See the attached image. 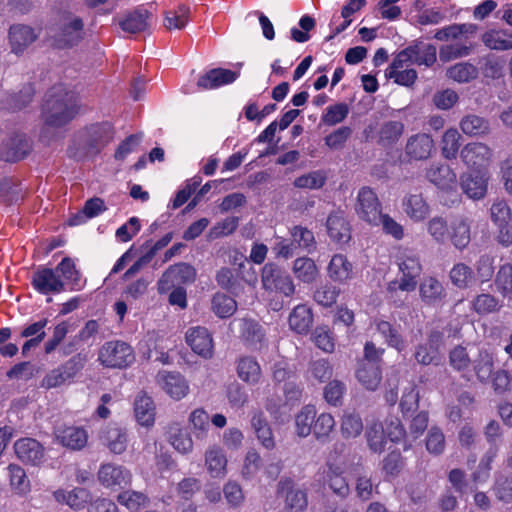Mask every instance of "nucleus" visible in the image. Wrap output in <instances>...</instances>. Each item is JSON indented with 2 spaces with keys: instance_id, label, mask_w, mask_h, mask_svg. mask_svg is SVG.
<instances>
[{
  "instance_id": "58",
  "label": "nucleus",
  "mask_w": 512,
  "mask_h": 512,
  "mask_svg": "<svg viewBox=\"0 0 512 512\" xmlns=\"http://www.w3.org/2000/svg\"><path fill=\"white\" fill-rule=\"evenodd\" d=\"M472 50V45H466L462 43L443 45L439 50V59L440 61L446 63L458 58L466 57L471 54Z\"/></svg>"
},
{
  "instance_id": "1",
  "label": "nucleus",
  "mask_w": 512,
  "mask_h": 512,
  "mask_svg": "<svg viewBox=\"0 0 512 512\" xmlns=\"http://www.w3.org/2000/svg\"><path fill=\"white\" fill-rule=\"evenodd\" d=\"M77 96L63 84L53 86L46 94L42 105L44 126L40 138L49 142L50 128H60L68 124L77 114Z\"/></svg>"
},
{
  "instance_id": "64",
  "label": "nucleus",
  "mask_w": 512,
  "mask_h": 512,
  "mask_svg": "<svg viewBox=\"0 0 512 512\" xmlns=\"http://www.w3.org/2000/svg\"><path fill=\"white\" fill-rule=\"evenodd\" d=\"M348 113L349 107L346 103H337L326 109V112L321 117V121L325 125L334 126L341 123Z\"/></svg>"
},
{
  "instance_id": "16",
  "label": "nucleus",
  "mask_w": 512,
  "mask_h": 512,
  "mask_svg": "<svg viewBox=\"0 0 512 512\" xmlns=\"http://www.w3.org/2000/svg\"><path fill=\"white\" fill-rule=\"evenodd\" d=\"M33 287L42 294L60 293L65 290V283L54 269L39 268L32 276Z\"/></svg>"
},
{
  "instance_id": "63",
  "label": "nucleus",
  "mask_w": 512,
  "mask_h": 512,
  "mask_svg": "<svg viewBox=\"0 0 512 512\" xmlns=\"http://www.w3.org/2000/svg\"><path fill=\"white\" fill-rule=\"evenodd\" d=\"M340 290L332 284H324L314 292V300L323 307H331L336 303Z\"/></svg>"
},
{
  "instance_id": "21",
  "label": "nucleus",
  "mask_w": 512,
  "mask_h": 512,
  "mask_svg": "<svg viewBox=\"0 0 512 512\" xmlns=\"http://www.w3.org/2000/svg\"><path fill=\"white\" fill-rule=\"evenodd\" d=\"M31 150V142L25 134H15L4 144L1 158L7 162L23 159Z\"/></svg>"
},
{
  "instance_id": "62",
  "label": "nucleus",
  "mask_w": 512,
  "mask_h": 512,
  "mask_svg": "<svg viewBox=\"0 0 512 512\" xmlns=\"http://www.w3.org/2000/svg\"><path fill=\"white\" fill-rule=\"evenodd\" d=\"M446 446L445 435L443 431L436 426H432L426 437V449L429 453L440 455L444 452Z\"/></svg>"
},
{
  "instance_id": "40",
  "label": "nucleus",
  "mask_w": 512,
  "mask_h": 512,
  "mask_svg": "<svg viewBox=\"0 0 512 512\" xmlns=\"http://www.w3.org/2000/svg\"><path fill=\"white\" fill-rule=\"evenodd\" d=\"M150 13L147 9L142 7L128 13L123 20L120 21L119 25L123 31L128 33H139L144 31L147 26V20Z\"/></svg>"
},
{
  "instance_id": "29",
  "label": "nucleus",
  "mask_w": 512,
  "mask_h": 512,
  "mask_svg": "<svg viewBox=\"0 0 512 512\" xmlns=\"http://www.w3.org/2000/svg\"><path fill=\"white\" fill-rule=\"evenodd\" d=\"M9 38L12 51L16 54L22 53L26 47L33 43L37 35L33 29L26 25H14L10 28Z\"/></svg>"
},
{
  "instance_id": "27",
  "label": "nucleus",
  "mask_w": 512,
  "mask_h": 512,
  "mask_svg": "<svg viewBox=\"0 0 512 512\" xmlns=\"http://www.w3.org/2000/svg\"><path fill=\"white\" fill-rule=\"evenodd\" d=\"M461 188L471 199L479 200L486 195L487 179L480 173H470L461 176Z\"/></svg>"
},
{
  "instance_id": "32",
  "label": "nucleus",
  "mask_w": 512,
  "mask_h": 512,
  "mask_svg": "<svg viewBox=\"0 0 512 512\" xmlns=\"http://www.w3.org/2000/svg\"><path fill=\"white\" fill-rule=\"evenodd\" d=\"M461 131L471 137H481L490 133L488 119L476 114H467L460 121Z\"/></svg>"
},
{
  "instance_id": "48",
  "label": "nucleus",
  "mask_w": 512,
  "mask_h": 512,
  "mask_svg": "<svg viewBox=\"0 0 512 512\" xmlns=\"http://www.w3.org/2000/svg\"><path fill=\"white\" fill-rule=\"evenodd\" d=\"M290 236L292 242L296 245V249L301 248L308 253L315 251L316 240L311 230L300 225H295L290 228Z\"/></svg>"
},
{
  "instance_id": "61",
  "label": "nucleus",
  "mask_w": 512,
  "mask_h": 512,
  "mask_svg": "<svg viewBox=\"0 0 512 512\" xmlns=\"http://www.w3.org/2000/svg\"><path fill=\"white\" fill-rule=\"evenodd\" d=\"M215 279L221 288L235 295H237L242 289L238 278L234 275L232 270L227 267H222L218 270Z\"/></svg>"
},
{
  "instance_id": "59",
  "label": "nucleus",
  "mask_w": 512,
  "mask_h": 512,
  "mask_svg": "<svg viewBox=\"0 0 512 512\" xmlns=\"http://www.w3.org/2000/svg\"><path fill=\"white\" fill-rule=\"evenodd\" d=\"M8 471L12 489L19 494L28 492L30 483L24 469L19 465L10 464L8 466Z\"/></svg>"
},
{
  "instance_id": "6",
  "label": "nucleus",
  "mask_w": 512,
  "mask_h": 512,
  "mask_svg": "<svg viewBox=\"0 0 512 512\" xmlns=\"http://www.w3.org/2000/svg\"><path fill=\"white\" fill-rule=\"evenodd\" d=\"M196 278L195 268L184 262L171 265L161 276L157 283V289L160 294L167 293L174 287L193 283Z\"/></svg>"
},
{
  "instance_id": "30",
  "label": "nucleus",
  "mask_w": 512,
  "mask_h": 512,
  "mask_svg": "<svg viewBox=\"0 0 512 512\" xmlns=\"http://www.w3.org/2000/svg\"><path fill=\"white\" fill-rule=\"evenodd\" d=\"M102 443L114 454H122L127 447V433L117 426L107 427L101 434Z\"/></svg>"
},
{
  "instance_id": "42",
  "label": "nucleus",
  "mask_w": 512,
  "mask_h": 512,
  "mask_svg": "<svg viewBox=\"0 0 512 512\" xmlns=\"http://www.w3.org/2000/svg\"><path fill=\"white\" fill-rule=\"evenodd\" d=\"M404 132V124L401 121H386L378 130V143L383 146H391L398 142Z\"/></svg>"
},
{
  "instance_id": "10",
  "label": "nucleus",
  "mask_w": 512,
  "mask_h": 512,
  "mask_svg": "<svg viewBox=\"0 0 512 512\" xmlns=\"http://www.w3.org/2000/svg\"><path fill=\"white\" fill-rule=\"evenodd\" d=\"M426 179L445 192L456 191L457 176L454 170L445 163H433L425 171Z\"/></svg>"
},
{
  "instance_id": "34",
  "label": "nucleus",
  "mask_w": 512,
  "mask_h": 512,
  "mask_svg": "<svg viewBox=\"0 0 512 512\" xmlns=\"http://www.w3.org/2000/svg\"><path fill=\"white\" fill-rule=\"evenodd\" d=\"M135 417L142 426H151L155 420V405L150 396L141 392L134 403Z\"/></svg>"
},
{
  "instance_id": "51",
  "label": "nucleus",
  "mask_w": 512,
  "mask_h": 512,
  "mask_svg": "<svg viewBox=\"0 0 512 512\" xmlns=\"http://www.w3.org/2000/svg\"><path fill=\"white\" fill-rule=\"evenodd\" d=\"M472 308L479 315H487L498 312L502 308V303L495 296L482 293L473 299Z\"/></svg>"
},
{
  "instance_id": "50",
  "label": "nucleus",
  "mask_w": 512,
  "mask_h": 512,
  "mask_svg": "<svg viewBox=\"0 0 512 512\" xmlns=\"http://www.w3.org/2000/svg\"><path fill=\"white\" fill-rule=\"evenodd\" d=\"M494 282L500 295L504 299L512 301V264L505 263L501 265Z\"/></svg>"
},
{
  "instance_id": "31",
  "label": "nucleus",
  "mask_w": 512,
  "mask_h": 512,
  "mask_svg": "<svg viewBox=\"0 0 512 512\" xmlns=\"http://www.w3.org/2000/svg\"><path fill=\"white\" fill-rule=\"evenodd\" d=\"M356 377L367 390L375 391L382 379L380 366L375 363L360 362Z\"/></svg>"
},
{
  "instance_id": "23",
  "label": "nucleus",
  "mask_w": 512,
  "mask_h": 512,
  "mask_svg": "<svg viewBox=\"0 0 512 512\" xmlns=\"http://www.w3.org/2000/svg\"><path fill=\"white\" fill-rule=\"evenodd\" d=\"M239 73L229 69L215 68L200 76L197 86L201 89H214L219 86L234 82Z\"/></svg>"
},
{
  "instance_id": "9",
  "label": "nucleus",
  "mask_w": 512,
  "mask_h": 512,
  "mask_svg": "<svg viewBox=\"0 0 512 512\" xmlns=\"http://www.w3.org/2000/svg\"><path fill=\"white\" fill-rule=\"evenodd\" d=\"M53 434L58 444L71 451L84 449L89 438L87 431L79 426L60 425L54 428Z\"/></svg>"
},
{
  "instance_id": "47",
  "label": "nucleus",
  "mask_w": 512,
  "mask_h": 512,
  "mask_svg": "<svg viewBox=\"0 0 512 512\" xmlns=\"http://www.w3.org/2000/svg\"><path fill=\"white\" fill-rule=\"evenodd\" d=\"M449 278L452 284L459 289L468 288L475 282L472 268L465 263L455 264L450 270Z\"/></svg>"
},
{
  "instance_id": "20",
  "label": "nucleus",
  "mask_w": 512,
  "mask_h": 512,
  "mask_svg": "<svg viewBox=\"0 0 512 512\" xmlns=\"http://www.w3.org/2000/svg\"><path fill=\"white\" fill-rule=\"evenodd\" d=\"M404 213L414 222L425 220L430 214V206L420 192H411L402 200Z\"/></svg>"
},
{
  "instance_id": "36",
  "label": "nucleus",
  "mask_w": 512,
  "mask_h": 512,
  "mask_svg": "<svg viewBox=\"0 0 512 512\" xmlns=\"http://www.w3.org/2000/svg\"><path fill=\"white\" fill-rule=\"evenodd\" d=\"M292 272L299 281L307 284L313 283L319 275L317 265L309 257L296 258L292 265Z\"/></svg>"
},
{
  "instance_id": "49",
  "label": "nucleus",
  "mask_w": 512,
  "mask_h": 512,
  "mask_svg": "<svg viewBox=\"0 0 512 512\" xmlns=\"http://www.w3.org/2000/svg\"><path fill=\"white\" fill-rule=\"evenodd\" d=\"M448 78L458 83H468L478 76V69L471 63L460 62L447 69Z\"/></svg>"
},
{
  "instance_id": "52",
  "label": "nucleus",
  "mask_w": 512,
  "mask_h": 512,
  "mask_svg": "<svg viewBox=\"0 0 512 512\" xmlns=\"http://www.w3.org/2000/svg\"><path fill=\"white\" fill-rule=\"evenodd\" d=\"M212 310L220 318L233 315L237 309L236 301L223 293H216L212 298Z\"/></svg>"
},
{
  "instance_id": "26",
  "label": "nucleus",
  "mask_w": 512,
  "mask_h": 512,
  "mask_svg": "<svg viewBox=\"0 0 512 512\" xmlns=\"http://www.w3.org/2000/svg\"><path fill=\"white\" fill-rule=\"evenodd\" d=\"M205 466L214 478H222L226 474L227 458L219 446H210L205 452Z\"/></svg>"
},
{
  "instance_id": "25",
  "label": "nucleus",
  "mask_w": 512,
  "mask_h": 512,
  "mask_svg": "<svg viewBox=\"0 0 512 512\" xmlns=\"http://www.w3.org/2000/svg\"><path fill=\"white\" fill-rule=\"evenodd\" d=\"M326 226L328 234L334 242L344 244L351 239L350 225L341 213L330 214Z\"/></svg>"
},
{
  "instance_id": "2",
  "label": "nucleus",
  "mask_w": 512,
  "mask_h": 512,
  "mask_svg": "<svg viewBox=\"0 0 512 512\" xmlns=\"http://www.w3.org/2000/svg\"><path fill=\"white\" fill-rule=\"evenodd\" d=\"M99 361L109 368H125L135 360L131 346L122 341L106 342L99 351Z\"/></svg>"
},
{
  "instance_id": "13",
  "label": "nucleus",
  "mask_w": 512,
  "mask_h": 512,
  "mask_svg": "<svg viewBox=\"0 0 512 512\" xmlns=\"http://www.w3.org/2000/svg\"><path fill=\"white\" fill-rule=\"evenodd\" d=\"M277 492L285 494V509L290 512H303L308 505L307 493L294 486L289 478H283L278 482Z\"/></svg>"
},
{
  "instance_id": "33",
  "label": "nucleus",
  "mask_w": 512,
  "mask_h": 512,
  "mask_svg": "<svg viewBox=\"0 0 512 512\" xmlns=\"http://www.w3.org/2000/svg\"><path fill=\"white\" fill-rule=\"evenodd\" d=\"M54 497L57 502L66 503L71 508L79 510L91 500V494L85 488H74L71 491L59 489L54 492Z\"/></svg>"
},
{
  "instance_id": "22",
  "label": "nucleus",
  "mask_w": 512,
  "mask_h": 512,
  "mask_svg": "<svg viewBox=\"0 0 512 512\" xmlns=\"http://www.w3.org/2000/svg\"><path fill=\"white\" fill-rule=\"evenodd\" d=\"M329 278L337 283H347L354 277V266L343 254H335L327 267Z\"/></svg>"
},
{
  "instance_id": "41",
  "label": "nucleus",
  "mask_w": 512,
  "mask_h": 512,
  "mask_svg": "<svg viewBox=\"0 0 512 512\" xmlns=\"http://www.w3.org/2000/svg\"><path fill=\"white\" fill-rule=\"evenodd\" d=\"M237 374L244 382L256 384L261 377V368L256 359L244 356L237 362Z\"/></svg>"
},
{
  "instance_id": "37",
  "label": "nucleus",
  "mask_w": 512,
  "mask_h": 512,
  "mask_svg": "<svg viewBox=\"0 0 512 512\" xmlns=\"http://www.w3.org/2000/svg\"><path fill=\"white\" fill-rule=\"evenodd\" d=\"M481 39L484 45L491 50L512 49V30H490L485 32Z\"/></svg>"
},
{
  "instance_id": "35",
  "label": "nucleus",
  "mask_w": 512,
  "mask_h": 512,
  "mask_svg": "<svg viewBox=\"0 0 512 512\" xmlns=\"http://www.w3.org/2000/svg\"><path fill=\"white\" fill-rule=\"evenodd\" d=\"M107 209L104 201L101 198L94 197L87 200L84 204V207L81 211L74 214L69 218L70 226L81 225L86 222V220L94 218L100 215Z\"/></svg>"
},
{
  "instance_id": "19",
  "label": "nucleus",
  "mask_w": 512,
  "mask_h": 512,
  "mask_svg": "<svg viewBox=\"0 0 512 512\" xmlns=\"http://www.w3.org/2000/svg\"><path fill=\"white\" fill-rule=\"evenodd\" d=\"M442 341V334L434 331L430 333L425 344H419L415 348V360L421 365H437L440 361L439 347Z\"/></svg>"
},
{
  "instance_id": "15",
  "label": "nucleus",
  "mask_w": 512,
  "mask_h": 512,
  "mask_svg": "<svg viewBox=\"0 0 512 512\" xmlns=\"http://www.w3.org/2000/svg\"><path fill=\"white\" fill-rule=\"evenodd\" d=\"M17 458L24 464L37 466L45 457V449L33 438H21L14 444Z\"/></svg>"
},
{
  "instance_id": "24",
  "label": "nucleus",
  "mask_w": 512,
  "mask_h": 512,
  "mask_svg": "<svg viewBox=\"0 0 512 512\" xmlns=\"http://www.w3.org/2000/svg\"><path fill=\"white\" fill-rule=\"evenodd\" d=\"M82 38L83 22L80 18H74L69 23L63 25L55 36V42L60 48L72 47L78 44Z\"/></svg>"
},
{
  "instance_id": "60",
  "label": "nucleus",
  "mask_w": 512,
  "mask_h": 512,
  "mask_svg": "<svg viewBox=\"0 0 512 512\" xmlns=\"http://www.w3.org/2000/svg\"><path fill=\"white\" fill-rule=\"evenodd\" d=\"M189 421L192 424L196 438L200 439L206 436L210 427L209 414L202 408H197L190 413Z\"/></svg>"
},
{
  "instance_id": "56",
  "label": "nucleus",
  "mask_w": 512,
  "mask_h": 512,
  "mask_svg": "<svg viewBox=\"0 0 512 512\" xmlns=\"http://www.w3.org/2000/svg\"><path fill=\"white\" fill-rule=\"evenodd\" d=\"M341 434L343 438L358 437L363 431V422L359 415L354 413L344 414L341 420Z\"/></svg>"
},
{
  "instance_id": "14",
  "label": "nucleus",
  "mask_w": 512,
  "mask_h": 512,
  "mask_svg": "<svg viewBox=\"0 0 512 512\" xmlns=\"http://www.w3.org/2000/svg\"><path fill=\"white\" fill-rule=\"evenodd\" d=\"M156 381L161 389L175 400L184 398L189 392L188 382L179 372L160 371Z\"/></svg>"
},
{
  "instance_id": "44",
  "label": "nucleus",
  "mask_w": 512,
  "mask_h": 512,
  "mask_svg": "<svg viewBox=\"0 0 512 512\" xmlns=\"http://www.w3.org/2000/svg\"><path fill=\"white\" fill-rule=\"evenodd\" d=\"M313 317L306 305L296 306L289 316V325L297 333H306L312 325Z\"/></svg>"
},
{
  "instance_id": "39",
  "label": "nucleus",
  "mask_w": 512,
  "mask_h": 512,
  "mask_svg": "<svg viewBox=\"0 0 512 512\" xmlns=\"http://www.w3.org/2000/svg\"><path fill=\"white\" fill-rule=\"evenodd\" d=\"M373 324L375 325L376 330L385 339L388 346L395 348L399 352L405 349V341L400 335L397 327L392 325L390 322L381 319H375Z\"/></svg>"
},
{
  "instance_id": "18",
  "label": "nucleus",
  "mask_w": 512,
  "mask_h": 512,
  "mask_svg": "<svg viewBox=\"0 0 512 512\" xmlns=\"http://www.w3.org/2000/svg\"><path fill=\"white\" fill-rule=\"evenodd\" d=\"M98 480L106 488H121L131 482V474L123 466L106 463L102 464L99 468Z\"/></svg>"
},
{
  "instance_id": "12",
  "label": "nucleus",
  "mask_w": 512,
  "mask_h": 512,
  "mask_svg": "<svg viewBox=\"0 0 512 512\" xmlns=\"http://www.w3.org/2000/svg\"><path fill=\"white\" fill-rule=\"evenodd\" d=\"M419 297L425 305L438 307L446 302L447 291L438 278L425 276L419 284Z\"/></svg>"
},
{
  "instance_id": "17",
  "label": "nucleus",
  "mask_w": 512,
  "mask_h": 512,
  "mask_svg": "<svg viewBox=\"0 0 512 512\" xmlns=\"http://www.w3.org/2000/svg\"><path fill=\"white\" fill-rule=\"evenodd\" d=\"M460 157L468 167L481 168L491 161L492 150L485 143L472 142L462 148Z\"/></svg>"
},
{
  "instance_id": "7",
  "label": "nucleus",
  "mask_w": 512,
  "mask_h": 512,
  "mask_svg": "<svg viewBox=\"0 0 512 512\" xmlns=\"http://www.w3.org/2000/svg\"><path fill=\"white\" fill-rule=\"evenodd\" d=\"M355 210L360 219L373 226H379L382 205L377 194L367 186L362 187L357 195Z\"/></svg>"
},
{
  "instance_id": "43",
  "label": "nucleus",
  "mask_w": 512,
  "mask_h": 512,
  "mask_svg": "<svg viewBox=\"0 0 512 512\" xmlns=\"http://www.w3.org/2000/svg\"><path fill=\"white\" fill-rule=\"evenodd\" d=\"M316 409L312 405H306L295 415V432L305 438L312 433Z\"/></svg>"
},
{
  "instance_id": "45",
  "label": "nucleus",
  "mask_w": 512,
  "mask_h": 512,
  "mask_svg": "<svg viewBox=\"0 0 512 512\" xmlns=\"http://www.w3.org/2000/svg\"><path fill=\"white\" fill-rule=\"evenodd\" d=\"M335 424L334 417L329 413H321L315 417L312 433L316 440L320 443L329 442Z\"/></svg>"
},
{
  "instance_id": "38",
  "label": "nucleus",
  "mask_w": 512,
  "mask_h": 512,
  "mask_svg": "<svg viewBox=\"0 0 512 512\" xmlns=\"http://www.w3.org/2000/svg\"><path fill=\"white\" fill-rule=\"evenodd\" d=\"M369 449L373 453L381 454L384 452L387 444V436L383 423L373 421L368 424L365 432Z\"/></svg>"
},
{
  "instance_id": "4",
  "label": "nucleus",
  "mask_w": 512,
  "mask_h": 512,
  "mask_svg": "<svg viewBox=\"0 0 512 512\" xmlns=\"http://www.w3.org/2000/svg\"><path fill=\"white\" fill-rule=\"evenodd\" d=\"M261 282L265 290L279 292L286 297L295 293V285L290 275L274 263H266L263 266Z\"/></svg>"
},
{
  "instance_id": "55",
  "label": "nucleus",
  "mask_w": 512,
  "mask_h": 512,
  "mask_svg": "<svg viewBox=\"0 0 512 512\" xmlns=\"http://www.w3.org/2000/svg\"><path fill=\"white\" fill-rule=\"evenodd\" d=\"M494 369L493 357L486 351L479 352L478 359L474 363V371L480 382L486 383L492 376Z\"/></svg>"
},
{
  "instance_id": "28",
  "label": "nucleus",
  "mask_w": 512,
  "mask_h": 512,
  "mask_svg": "<svg viewBox=\"0 0 512 512\" xmlns=\"http://www.w3.org/2000/svg\"><path fill=\"white\" fill-rule=\"evenodd\" d=\"M448 237L457 249H464L471 240L470 223L464 217L455 218L448 231Z\"/></svg>"
},
{
  "instance_id": "5",
  "label": "nucleus",
  "mask_w": 512,
  "mask_h": 512,
  "mask_svg": "<svg viewBox=\"0 0 512 512\" xmlns=\"http://www.w3.org/2000/svg\"><path fill=\"white\" fill-rule=\"evenodd\" d=\"M85 358L80 354L73 356L64 364L49 371L41 380L40 386L52 389L71 381L84 367Z\"/></svg>"
},
{
  "instance_id": "54",
  "label": "nucleus",
  "mask_w": 512,
  "mask_h": 512,
  "mask_svg": "<svg viewBox=\"0 0 512 512\" xmlns=\"http://www.w3.org/2000/svg\"><path fill=\"white\" fill-rule=\"evenodd\" d=\"M484 77L498 79L503 75L505 60L499 56L489 54L480 61Z\"/></svg>"
},
{
  "instance_id": "57",
  "label": "nucleus",
  "mask_w": 512,
  "mask_h": 512,
  "mask_svg": "<svg viewBox=\"0 0 512 512\" xmlns=\"http://www.w3.org/2000/svg\"><path fill=\"white\" fill-rule=\"evenodd\" d=\"M54 271L57 272L64 283L67 282L72 285L71 289H74L76 286H78L80 281V273L76 269L75 263L71 258H63L62 261L56 266Z\"/></svg>"
},
{
  "instance_id": "8",
  "label": "nucleus",
  "mask_w": 512,
  "mask_h": 512,
  "mask_svg": "<svg viewBox=\"0 0 512 512\" xmlns=\"http://www.w3.org/2000/svg\"><path fill=\"white\" fill-rule=\"evenodd\" d=\"M434 151L432 136L428 133H416L407 138L403 156L408 163L426 161Z\"/></svg>"
},
{
  "instance_id": "53",
  "label": "nucleus",
  "mask_w": 512,
  "mask_h": 512,
  "mask_svg": "<svg viewBox=\"0 0 512 512\" xmlns=\"http://www.w3.org/2000/svg\"><path fill=\"white\" fill-rule=\"evenodd\" d=\"M460 139L461 135L456 129H448L444 132L441 140V151L444 158H456L460 148Z\"/></svg>"
},
{
  "instance_id": "46",
  "label": "nucleus",
  "mask_w": 512,
  "mask_h": 512,
  "mask_svg": "<svg viewBox=\"0 0 512 512\" xmlns=\"http://www.w3.org/2000/svg\"><path fill=\"white\" fill-rule=\"evenodd\" d=\"M409 48L412 50L410 56L414 64L429 67L435 63L436 47L434 45L418 42Z\"/></svg>"
},
{
  "instance_id": "11",
  "label": "nucleus",
  "mask_w": 512,
  "mask_h": 512,
  "mask_svg": "<svg viewBox=\"0 0 512 512\" xmlns=\"http://www.w3.org/2000/svg\"><path fill=\"white\" fill-rule=\"evenodd\" d=\"M186 343L197 355L210 359L213 356V339L207 328L202 326L190 327L185 334Z\"/></svg>"
},
{
  "instance_id": "3",
  "label": "nucleus",
  "mask_w": 512,
  "mask_h": 512,
  "mask_svg": "<svg viewBox=\"0 0 512 512\" xmlns=\"http://www.w3.org/2000/svg\"><path fill=\"white\" fill-rule=\"evenodd\" d=\"M397 264L401 273L398 289L401 291H414L418 284V277L422 273V265L419 256L410 250L401 252L397 258Z\"/></svg>"
}]
</instances>
